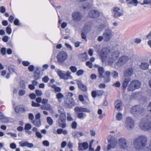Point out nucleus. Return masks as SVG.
Wrapping results in <instances>:
<instances>
[{"label":"nucleus","mask_w":151,"mask_h":151,"mask_svg":"<svg viewBox=\"0 0 151 151\" xmlns=\"http://www.w3.org/2000/svg\"><path fill=\"white\" fill-rule=\"evenodd\" d=\"M90 135L91 136H94L96 135L95 131L92 129H91L90 131Z\"/></svg>","instance_id":"59"},{"label":"nucleus","mask_w":151,"mask_h":151,"mask_svg":"<svg viewBox=\"0 0 151 151\" xmlns=\"http://www.w3.org/2000/svg\"><path fill=\"white\" fill-rule=\"evenodd\" d=\"M6 9L5 7L3 6H1L0 7V12L1 13H4L5 12Z\"/></svg>","instance_id":"61"},{"label":"nucleus","mask_w":151,"mask_h":151,"mask_svg":"<svg viewBox=\"0 0 151 151\" xmlns=\"http://www.w3.org/2000/svg\"><path fill=\"white\" fill-rule=\"evenodd\" d=\"M35 93L36 95L38 96H40L42 94V91L39 90H36L35 91Z\"/></svg>","instance_id":"45"},{"label":"nucleus","mask_w":151,"mask_h":151,"mask_svg":"<svg viewBox=\"0 0 151 151\" xmlns=\"http://www.w3.org/2000/svg\"><path fill=\"white\" fill-rule=\"evenodd\" d=\"M49 78L47 76H45L42 79V81L45 83H47L48 81Z\"/></svg>","instance_id":"50"},{"label":"nucleus","mask_w":151,"mask_h":151,"mask_svg":"<svg viewBox=\"0 0 151 151\" xmlns=\"http://www.w3.org/2000/svg\"><path fill=\"white\" fill-rule=\"evenodd\" d=\"M108 141L109 143L107 147L108 150H110L111 149L114 148L116 146L117 141L114 136L111 135H109Z\"/></svg>","instance_id":"8"},{"label":"nucleus","mask_w":151,"mask_h":151,"mask_svg":"<svg viewBox=\"0 0 151 151\" xmlns=\"http://www.w3.org/2000/svg\"><path fill=\"white\" fill-rule=\"evenodd\" d=\"M1 119L2 120L3 122L5 123L8 122L9 121V119L7 117L5 116H3V118H1Z\"/></svg>","instance_id":"51"},{"label":"nucleus","mask_w":151,"mask_h":151,"mask_svg":"<svg viewBox=\"0 0 151 151\" xmlns=\"http://www.w3.org/2000/svg\"><path fill=\"white\" fill-rule=\"evenodd\" d=\"M127 1V4L128 6H129L131 4L134 6H136L139 2L137 0H126Z\"/></svg>","instance_id":"26"},{"label":"nucleus","mask_w":151,"mask_h":151,"mask_svg":"<svg viewBox=\"0 0 151 151\" xmlns=\"http://www.w3.org/2000/svg\"><path fill=\"white\" fill-rule=\"evenodd\" d=\"M40 77V73H39L35 72L34 73V78L35 79L37 80Z\"/></svg>","instance_id":"40"},{"label":"nucleus","mask_w":151,"mask_h":151,"mask_svg":"<svg viewBox=\"0 0 151 151\" xmlns=\"http://www.w3.org/2000/svg\"><path fill=\"white\" fill-rule=\"evenodd\" d=\"M10 147L12 149H14L16 148V145L14 143H11L10 145Z\"/></svg>","instance_id":"62"},{"label":"nucleus","mask_w":151,"mask_h":151,"mask_svg":"<svg viewBox=\"0 0 151 151\" xmlns=\"http://www.w3.org/2000/svg\"><path fill=\"white\" fill-rule=\"evenodd\" d=\"M133 70L131 68L127 69L124 73V77H127L131 76L133 73Z\"/></svg>","instance_id":"23"},{"label":"nucleus","mask_w":151,"mask_h":151,"mask_svg":"<svg viewBox=\"0 0 151 151\" xmlns=\"http://www.w3.org/2000/svg\"><path fill=\"white\" fill-rule=\"evenodd\" d=\"M68 57V55L66 52L60 51L57 55V62L59 64H62L67 59Z\"/></svg>","instance_id":"6"},{"label":"nucleus","mask_w":151,"mask_h":151,"mask_svg":"<svg viewBox=\"0 0 151 151\" xmlns=\"http://www.w3.org/2000/svg\"><path fill=\"white\" fill-rule=\"evenodd\" d=\"M149 64L146 62H142L140 65V68L144 70H147L149 68Z\"/></svg>","instance_id":"27"},{"label":"nucleus","mask_w":151,"mask_h":151,"mask_svg":"<svg viewBox=\"0 0 151 151\" xmlns=\"http://www.w3.org/2000/svg\"><path fill=\"white\" fill-rule=\"evenodd\" d=\"M43 145L46 147H48L49 146L50 143L47 140H44L42 142Z\"/></svg>","instance_id":"49"},{"label":"nucleus","mask_w":151,"mask_h":151,"mask_svg":"<svg viewBox=\"0 0 151 151\" xmlns=\"http://www.w3.org/2000/svg\"><path fill=\"white\" fill-rule=\"evenodd\" d=\"M120 86V83L119 81H116L113 84V86H115L116 87H119Z\"/></svg>","instance_id":"57"},{"label":"nucleus","mask_w":151,"mask_h":151,"mask_svg":"<svg viewBox=\"0 0 151 151\" xmlns=\"http://www.w3.org/2000/svg\"><path fill=\"white\" fill-rule=\"evenodd\" d=\"M148 4L151 5V0H144L143 3L140 4L141 5Z\"/></svg>","instance_id":"39"},{"label":"nucleus","mask_w":151,"mask_h":151,"mask_svg":"<svg viewBox=\"0 0 151 151\" xmlns=\"http://www.w3.org/2000/svg\"><path fill=\"white\" fill-rule=\"evenodd\" d=\"M91 26L92 23L91 22H88L86 24L81 34V37L83 39L86 40V34L88 32Z\"/></svg>","instance_id":"13"},{"label":"nucleus","mask_w":151,"mask_h":151,"mask_svg":"<svg viewBox=\"0 0 151 151\" xmlns=\"http://www.w3.org/2000/svg\"><path fill=\"white\" fill-rule=\"evenodd\" d=\"M141 82L137 80H133L131 81L128 85L127 89L129 91H133L140 88Z\"/></svg>","instance_id":"5"},{"label":"nucleus","mask_w":151,"mask_h":151,"mask_svg":"<svg viewBox=\"0 0 151 151\" xmlns=\"http://www.w3.org/2000/svg\"><path fill=\"white\" fill-rule=\"evenodd\" d=\"M58 111L60 114L59 119L58 120V123L59 126L60 127L64 128L66 127L65 113L63 109H62V110H59Z\"/></svg>","instance_id":"4"},{"label":"nucleus","mask_w":151,"mask_h":151,"mask_svg":"<svg viewBox=\"0 0 151 151\" xmlns=\"http://www.w3.org/2000/svg\"><path fill=\"white\" fill-rule=\"evenodd\" d=\"M71 74V73L70 71H67L66 73L65 74V77L66 78H65V79L67 80L69 78H72V77L70 75Z\"/></svg>","instance_id":"35"},{"label":"nucleus","mask_w":151,"mask_h":151,"mask_svg":"<svg viewBox=\"0 0 151 151\" xmlns=\"http://www.w3.org/2000/svg\"><path fill=\"white\" fill-rule=\"evenodd\" d=\"M70 69L71 70V71L73 73H75L77 71V68L76 67L74 66H71Z\"/></svg>","instance_id":"47"},{"label":"nucleus","mask_w":151,"mask_h":151,"mask_svg":"<svg viewBox=\"0 0 151 151\" xmlns=\"http://www.w3.org/2000/svg\"><path fill=\"white\" fill-rule=\"evenodd\" d=\"M131 80V78L129 77H127L124 78L122 83V87L124 89H125L126 88Z\"/></svg>","instance_id":"22"},{"label":"nucleus","mask_w":151,"mask_h":151,"mask_svg":"<svg viewBox=\"0 0 151 151\" xmlns=\"http://www.w3.org/2000/svg\"><path fill=\"white\" fill-rule=\"evenodd\" d=\"M34 125L36 127H39L41 125V123L40 120H34L32 122Z\"/></svg>","instance_id":"33"},{"label":"nucleus","mask_w":151,"mask_h":151,"mask_svg":"<svg viewBox=\"0 0 151 151\" xmlns=\"http://www.w3.org/2000/svg\"><path fill=\"white\" fill-rule=\"evenodd\" d=\"M47 123L50 125H52L53 123V121L52 119L50 117H48L47 118Z\"/></svg>","instance_id":"37"},{"label":"nucleus","mask_w":151,"mask_h":151,"mask_svg":"<svg viewBox=\"0 0 151 151\" xmlns=\"http://www.w3.org/2000/svg\"><path fill=\"white\" fill-rule=\"evenodd\" d=\"M120 49V47L117 45L114 46L112 50L108 52H106V48L103 49L100 53L102 61H105L107 58L109 64L112 65L119 57Z\"/></svg>","instance_id":"1"},{"label":"nucleus","mask_w":151,"mask_h":151,"mask_svg":"<svg viewBox=\"0 0 151 151\" xmlns=\"http://www.w3.org/2000/svg\"><path fill=\"white\" fill-rule=\"evenodd\" d=\"M97 93L98 96H101L103 94L104 92L101 90H98L97 91Z\"/></svg>","instance_id":"64"},{"label":"nucleus","mask_w":151,"mask_h":151,"mask_svg":"<svg viewBox=\"0 0 151 151\" xmlns=\"http://www.w3.org/2000/svg\"><path fill=\"white\" fill-rule=\"evenodd\" d=\"M100 13L98 10L93 9L90 10L88 13L89 17L92 18H96L100 16Z\"/></svg>","instance_id":"15"},{"label":"nucleus","mask_w":151,"mask_h":151,"mask_svg":"<svg viewBox=\"0 0 151 151\" xmlns=\"http://www.w3.org/2000/svg\"><path fill=\"white\" fill-rule=\"evenodd\" d=\"M83 73V71L82 70H78L76 73V75L78 76H80L82 75Z\"/></svg>","instance_id":"53"},{"label":"nucleus","mask_w":151,"mask_h":151,"mask_svg":"<svg viewBox=\"0 0 151 151\" xmlns=\"http://www.w3.org/2000/svg\"><path fill=\"white\" fill-rule=\"evenodd\" d=\"M57 73L61 78L64 79L66 78L65 77V74L63 73L62 71L59 70L58 71Z\"/></svg>","instance_id":"32"},{"label":"nucleus","mask_w":151,"mask_h":151,"mask_svg":"<svg viewBox=\"0 0 151 151\" xmlns=\"http://www.w3.org/2000/svg\"><path fill=\"white\" fill-rule=\"evenodd\" d=\"M6 31L8 34L10 35L12 33V29L9 27L8 26L6 28Z\"/></svg>","instance_id":"44"},{"label":"nucleus","mask_w":151,"mask_h":151,"mask_svg":"<svg viewBox=\"0 0 151 151\" xmlns=\"http://www.w3.org/2000/svg\"><path fill=\"white\" fill-rule=\"evenodd\" d=\"M9 39L8 37L6 36H4L2 39L3 41L4 42H6L8 41Z\"/></svg>","instance_id":"54"},{"label":"nucleus","mask_w":151,"mask_h":151,"mask_svg":"<svg viewBox=\"0 0 151 151\" xmlns=\"http://www.w3.org/2000/svg\"><path fill=\"white\" fill-rule=\"evenodd\" d=\"M115 108L118 111L121 110L122 108V104L120 100H117L114 103Z\"/></svg>","instance_id":"20"},{"label":"nucleus","mask_w":151,"mask_h":151,"mask_svg":"<svg viewBox=\"0 0 151 151\" xmlns=\"http://www.w3.org/2000/svg\"><path fill=\"white\" fill-rule=\"evenodd\" d=\"M78 150L80 151L86 150L88 148V144L87 142L78 143Z\"/></svg>","instance_id":"16"},{"label":"nucleus","mask_w":151,"mask_h":151,"mask_svg":"<svg viewBox=\"0 0 151 151\" xmlns=\"http://www.w3.org/2000/svg\"><path fill=\"white\" fill-rule=\"evenodd\" d=\"M118 143L120 147L125 149L127 147V142L126 139L124 138H120L118 140Z\"/></svg>","instance_id":"17"},{"label":"nucleus","mask_w":151,"mask_h":151,"mask_svg":"<svg viewBox=\"0 0 151 151\" xmlns=\"http://www.w3.org/2000/svg\"><path fill=\"white\" fill-rule=\"evenodd\" d=\"M74 110L76 112H79L77 114V117L81 119H83L86 116V114L83 112L89 113L90 110L86 108L81 107H76L74 108Z\"/></svg>","instance_id":"3"},{"label":"nucleus","mask_w":151,"mask_h":151,"mask_svg":"<svg viewBox=\"0 0 151 151\" xmlns=\"http://www.w3.org/2000/svg\"><path fill=\"white\" fill-rule=\"evenodd\" d=\"M32 128V126L29 124H25L24 127V129L25 130H29Z\"/></svg>","instance_id":"41"},{"label":"nucleus","mask_w":151,"mask_h":151,"mask_svg":"<svg viewBox=\"0 0 151 151\" xmlns=\"http://www.w3.org/2000/svg\"><path fill=\"white\" fill-rule=\"evenodd\" d=\"M29 97L32 99H35L36 97V95L34 93H31L29 95Z\"/></svg>","instance_id":"56"},{"label":"nucleus","mask_w":151,"mask_h":151,"mask_svg":"<svg viewBox=\"0 0 151 151\" xmlns=\"http://www.w3.org/2000/svg\"><path fill=\"white\" fill-rule=\"evenodd\" d=\"M144 112V109L139 106H133L130 110V113L135 116L142 114Z\"/></svg>","instance_id":"7"},{"label":"nucleus","mask_w":151,"mask_h":151,"mask_svg":"<svg viewBox=\"0 0 151 151\" xmlns=\"http://www.w3.org/2000/svg\"><path fill=\"white\" fill-rule=\"evenodd\" d=\"M103 77L104 78V81L105 83H107L109 82L110 81V79L109 77L103 76Z\"/></svg>","instance_id":"48"},{"label":"nucleus","mask_w":151,"mask_h":151,"mask_svg":"<svg viewBox=\"0 0 151 151\" xmlns=\"http://www.w3.org/2000/svg\"><path fill=\"white\" fill-rule=\"evenodd\" d=\"M72 16L73 20L75 22L78 21L81 19L82 16L79 12H76L73 13Z\"/></svg>","instance_id":"18"},{"label":"nucleus","mask_w":151,"mask_h":151,"mask_svg":"<svg viewBox=\"0 0 151 151\" xmlns=\"http://www.w3.org/2000/svg\"><path fill=\"white\" fill-rule=\"evenodd\" d=\"M122 114L120 112H118L116 115V118L117 120L120 121L122 119Z\"/></svg>","instance_id":"36"},{"label":"nucleus","mask_w":151,"mask_h":151,"mask_svg":"<svg viewBox=\"0 0 151 151\" xmlns=\"http://www.w3.org/2000/svg\"><path fill=\"white\" fill-rule=\"evenodd\" d=\"M40 113L37 114L35 116V120H40Z\"/></svg>","instance_id":"60"},{"label":"nucleus","mask_w":151,"mask_h":151,"mask_svg":"<svg viewBox=\"0 0 151 151\" xmlns=\"http://www.w3.org/2000/svg\"><path fill=\"white\" fill-rule=\"evenodd\" d=\"M51 87L54 90L55 93L59 92L61 91V88L55 85H53L51 86Z\"/></svg>","instance_id":"31"},{"label":"nucleus","mask_w":151,"mask_h":151,"mask_svg":"<svg viewBox=\"0 0 151 151\" xmlns=\"http://www.w3.org/2000/svg\"><path fill=\"white\" fill-rule=\"evenodd\" d=\"M98 71L99 75V78H103V74L104 71V68L101 67L99 68Z\"/></svg>","instance_id":"30"},{"label":"nucleus","mask_w":151,"mask_h":151,"mask_svg":"<svg viewBox=\"0 0 151 151\" xmlns=\"http://www.w3.org/2000/svg\"><path fill=\"white\" fill-rule=\"evenodd\" d=\"M32 106L38 107L40 106V104L32 101Z\"/></svg>","instance_id":"55"},{"label":"nucleus","mask_w":151,"mask_h":151,"mask_svg":"<svg viewBox=\"0 0 151 151\" xmlns=\"http://www.w3.org/2000/svg\"><path fill=\"white\" fill-rule=\"evenodd\" d=\"M114 35V32L109 28L106 29L103 33V36L104 37V41L108 42L112 37Z\"/></svg>","instance_id":"10"},{"label":"nucleus","mask_w":151,"mask_h":151,"mask_svg":"<svg viewBox=\"0 0 151 151\" xmlns=\"http://www.w3.org/2000/svg\"><path fill=\"white\" fill-rule=\"evenodd\" d=\"M25 93V91L24 90L21 89L19 90L18 92V94L20 96H24Z\"/></svg>","instance_id":"42"},{"label":"nucleus","mask_w":151,"mask_h":151,"mask_svg":"<svg viewBox=\"0 0 151 151\" xmlns=\"http://www.w3.org/2000/svg\"><path fill=\"white\" fill-rule=\"evenodd\" d=\"M130 59V58L128 56L123 55L121 56L118 60L117 63H116L115 68L117 66H122L125 64Z\"/></svg>","instance_id":"9"},{"label":"nucleus","mask_w":151,"mask_h":151,"mask_svg":"<svg viewBox=\"0 0 151 151\" xmlns=\"http://www.w3.org/2000/svg\"><path fill=\"white\" fill-rule=\"evenodd\" d=\"M65 106L68 108H72L75 105V102L72 97L66 99L65 101Z\"/></svg>","instance_id":"14"},{"label":"nucleus","mask_w":151,"mask_h":151,"mask_svg":"<svg viewBox=\"0 0 151 151\" xmlns=\"http://www.w3.org/2000/svg\"><path fill=\"white\" fill-rule=\"evenodd\" d=\"M111 75L113 78H116L118 77V73L117 72L114 71L112 73Z\"/></svg>","instance_id":"43"},{"label":"nucleus","mask_w":151,"mask_h":151,"mask_svg":"<svg viewBox=\"0 0 151 151\" xmlns=\"http://www.w3.org/2000/svg\"><path fill=\"white\" fill-rule=\"evenodd\" d=\"M19 144L22 147H27L29 148H32L34 146V145L32 143H29L27 141L20 142H19Z\"/></svg>","instance_id":"19"},{"label":"nucleus","mask_w":151,"mask_h":151,"mask_svg":"<svg viewBox=\"0 0 151 151\" xmlns=\"http://www.w3.org/2000/svg\"><path fill=\"white\" fill-rule=\"evenodd\" d=\"M125 127L128 129H131L134 128L135 123L133 119L130 117H127L126 119Z\"/></svg>","instance_id":"12"},{"label":"nucleus","mask_w":151,"mask_h":151,"mask_svg":"<svg viewBox=\"0 0 151 151\" xmlns=\"http://www.w3.org/2000/svg\"><path fill=\"white\" fill-rule=\"evenodd\" d=\"M108 25L107 24H101L99 27V29L100 30H102L106 27H107Z\"/></svg>","instance_id":"34"},{"label":"nucleus","mask_w":151,"mask_h":151,"mask_svg":"<svg viewBox=\"0 0 151 151\" xmlns=\"http://www.w3.org/2000/svg\"><path fill=\"white\" fill-rule=\"evenodd\" d=\"M77 84L78 87L83 91H86L87 90V88L86 86L83 84L81 81H78Z\"/></svg>","instance_id":"24"},{"label":"nucleus","mask_w":151,"mask_h":151,"mask_svg":"<svg viewBox=\"0 0 151 151\" xmlns=\"http://www.w3.org/2000/svg\"><path fill=\"white\" fill-rule=\"evenodd\" d=\"M72 134L74 138H78L82 136L84 134L82 132L79 131H75L72 132Z\"/></svg>","instance_id":"25"},{"label":"nucleus","mask_w":151,"mask_h":151,"mask_svg":"<svg viewBox=\"0 0 151 151\" xmlns=\"http://www.w3.org/2000/svg\"><path fill=\"white\" fill-rule=\"evenodd\" d=\"M28 68L30 72H32L34 69V66L33 65H31L29 66Z\"/></svg>","instance_id":"63"},{"label":"nucleus","mask_w":151,"mask_h":151,"mask_svg":"<svg viewBox=\"0 0 151 151\" xmlns=\"http://www.w3.org/2000/svg\"><path fill=\"white\" fill-rule=\"evenodd\" d=\"M112 13L114 17L116 18L123 16L124 12L119 7L116 6L113 8Z\"/></svg>","instance_id":"11"},{"label":"nucleus","mask_w":151,"mask_h":151,"mask_svg":"<svg viewBox=\"0 0 151 151\" xmlns=\"http://www.w3.org/2000/svg\"><path fill=\"white\" fill-rule=\"evenodd\" d=\"M83 6L84 9H88L91 7V4L87 3H86Z\"/></svg>","instance_id":"38"},{"label":"nucleus","mask_w":151,"mask_h":151,"mask_svg":"<svg viewBox=\"0 0 151 151\" xmlns=\"http://www.w3.org/2000/svg\"><path fill=\"white\" fill-rule=\"evenodd\" d=\"M41 109H45L47 110H51L52 109L51 106L48 104H44L40 107Z\"/></svg>","instance_id":"28"},{"label":"nucleus","mask_w":151,"mask_h":151,"mask_svg":"<svg viewBox=\"0 0 151 151\" xmlns=\"http://www.w3.org/2000/svg\"><path fill=\"white\" fill-rule=\"evenodd\" d=\"M146 141V137L144 136H141L134 140L133 144L136 149L140 150L145 145Z\"/></svg>","instance_id":"2"},{"label":"nucleus","mask_w":151,"mask_h":151,"mask_svg":"<svg viewBox=\"0 0 151 151\" xmlns=\"http://www.w3.org/2000/svg\"><path fill=\"white\" fill-rule=\"evenodd\" d=\"M64 95L60 93H57L56 95V98L59 103L61 102L62 99L64 98Z\"/></svg>","instance_id":"29"},{"label":"nucleus","mask_w":151,"mask_h":151,"mask_svg":"<svg viewBox=\"0 0 151 151\" xmlns=\"http://www.w3.org/2000/svg\"><path fill=\"white\" fill-rule=\"evenodd\" d=\"M14 110L16 113H22L26 111V110L25 108L20 106H16L14 108Z\"/></svg>","instance_id":"21"},{"label":"nucleus","mask_w":151,"mask_h":151,"mask_svg":"<svg viewBox=\"0 0 151 151\" xmlns=\"http://www.w3.org/2000/svg\"><path fill=\"white\" fill-rule=\"evenodd\" d=\"M20 86L21 88H25L26 86L24 81H20Z\"/></svg>","instance_id":"46"},{"label":"nucleus","mask_w":151,"mask_h":151,"mask_svg":"<svg viewBox=\"0 0 151 151\" xmlns=\"http://www.w3.org/2000/svg\"><path fill=\"white\" fill-rule=\"evenodd\" d=\"M86 64V65L88 66L90 68H92L93 67L92 64L90 61L87 62Z\"/></svg>","instance_id":"58"},{"label":"nucleus","mask_w":151,"mask_h":151,"mask_svg":"<svg viewBox=\"0 0 151 151\" xmlns=\"http://www.w3.org/2000/svg\"><path fill=\"white\" fill-rule=\"evenodd\" d=\"M22 64L24 66H27L29 65L30 63L28 61H23L22 63Z\"/></svg>","instance_id":"52"}]
</instances>
